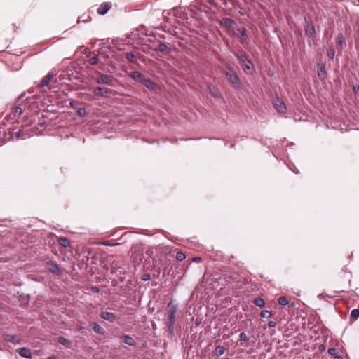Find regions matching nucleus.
<instances>
[{
  "label": "nucleus",
  "instance_id": "obj_30",
  "mask_svg": "<svg viewBox=\"0 0 359 359\" xmlns=\"http://www.w3.org/2000/svg\"><path fill=\"white\" fill-rule=\"evenodd\" d=\"M327 57L331 59V60H333L334 56H335V50L334 48H330L327 50Z\"/></svg>",
  "mask_w": 359,
  "mask_h": 359
},
{
  "label": "nucleus",
  "instance_id": "obj_32",
  "mask_svg": "<svg viewBox=\"0 0 359 359\" xmlns=\"http://www.w3.org/2000/svg\"><path fill=\"white\" fill-rule=\"evenodd\" d=\"M351 316L354 320H356L359 317V309H354L351 312Z\"/></svg>",
  "mask_w": 359,
  "mask_h": 359
},
{
  "label": "nucleus",
  "instance_id": "obj_10",
  "mask_svg": "<svg viewBox=\"0 0 359 359\" xmlns=\"http://www.w3.org/2000/svg\"><path fill=\"white\" fill-rule=\"evenodd\" d=\"M130 77H131L134 81L138 83H143V81L145 79V76L140 72L135 71L130 73Z\"/></svg>",
  "mask_w": 359,
  "mask_h": 359
},
{
  "label": "nucleus",
  "instance_id": "obj_51",
  "mask_svg": "<svg viewBox=\"0 0 359 359\" xmlns=\"http://www.w3.org/2000/svg\"><path fill=\"white\" fill-rule=\"evenodd\" d=\"M354 90H356V91H355V93H357V91H358V90H359V88H358V89H356V88H354Z\"/></svg>",
  "mask_w": 359,
  "mask_h": 359
},
{
  "label": "nucleus",
  "instance_id": "obj_47",
  "mask_svg": "<svg viewBox=\"0 0 359 359\" xmlns=\"http://www.w3.org/2000/svg\"><path fill=\"white\" fill-rule=\"evenodd\" d=\"M334 359H343L341 355H334Z\"/></svg>",
  "mask_w": 359,
  "mask_h": 359
},
{
  "label": "nucleus",
  "instance_id": "obj_9",
  "mask_svg": "<svg viewBox=\"0 0 359 359\" xmlns=\"http://www.w3.org/2000/svg\"><path fill=\"white\" fill-rule=\"evenodd\" d=\"M305 34L308 37L313 39L316 35L314 25L312 24H308L305 27Z\"/></svg>",
  "mask_w": 359,
  "mask_h": 359
},
{
  "label": "nucleus",
  "instance_id": "obj_22",
  "mask_svg": "<svg viewBox=\"0 0 359 359\" xmlns=\"http://www.w3.org/2000/svg\"><path fill=\"white\" fill-rule=\"evenodd\" d=\"M220 23L226 27L230 28L235 24V22L230 18H223Z\"/></svg>",
  "mask_w": 359,
  "mask_h": 359
},
{
  "label": "nucleus",
  "instance_id": "obj_21",
  "mask_svg": "<svg viewBox=\"0 0 359 359\" xmlns=\"http://www.w3.org/2000/svg\"><path fill=\"white\" fill-rule=\"evenodd\" d=\"M154 50L161 53H169L168 47L164 43H159L158 46L154 48Z\"/></svg>",
  "mask_w": 359,
  "mask_h": 359
},
{
  "label": "nucleus",
  "instance_id": "obj_6",
  "mask_svg": "<svg viewBox=\"0 0 359 359\" xmlns=\"http://www.w3.org/2000/svg\"><path fill=\"white\" fill-rule=\"evenodd\" d=\"M93 93L95 95L107 97L111 93V90L108 88L96 87L93 89Z\"/></svg>",
  "mask_w": 359,
  "mask_h": 359
},
{
  "label": "nucleus",
  "instance_id": "obj_23",
  "mask_svg": "<svg viewBox=\"0 0 359 359\" xmlns=\"http://www.w3.org/2000/svg\"><path fill=\"white\" fill-rule=\"evenodd\" d=\"M337 44L341 47V48H344L346 46V41L344 39V36L341 34H339L337 36Z\"/></svg>",
  "mask_w": 359,
  "mask_h": 359
},
{
  "label": "nucleus",
  "instance_id": "obj_54",
  "mask_svg": "<svg viewBox=\"0 0 359 359\" xmlns=\"http://www.w3.org/2000/svg\"><path fill=\"white\" fill-rule=\"evenodd\" d=\"M104 269L107 270V269H108V268H107V267L104 266Z\"/></svg>",
  "mask_w": 359,
  "mask_h": 359
},
{
  "label": "nucleus",
  "instance_id": "obj_41",
  "mask_svg": "<svg viewBox=\"0 0 359 359\" xmlns=\"http://www.w3.org/2000/svg\"><path fill=\"white\" fill-rule=\"evenodd\" d=\"M12 137H13V138L15 137L16 139L19 138V137H20V134H19V133H18V132L14 133L12 135Z\"/></svg>",
  "mask_w": 359,
  "mask_h": 359
},
{
  "label": "nucleus",
  "instance_id": "obj_3",
  "mask_svg": "<svg viewBox=\"0 0 359 359\" xmlns=\"http://www.w3.org/2000/svg\"><path fill=\"white\" fill-rule=\"evenodd\" d=\"M223 74L226 76L227 80L234 88L238 90L242 88L243 85L241 79L236 72L231 67H226L223 70Z\"/></svg>",
  "mask_w": 359,
  "mask_h": 359
},
{
  "label": "nucleus",
  "instance_id": "obj_31",
  "mask_svg": "<svg viewBox=\"0 0 359 359\" xmlns=\"http://www.w3.org/2000/svg\"><path fill=\"white\" fill-rule=\"evenodd\" d=\"M210 93L215 97H219L221 96L220 92L217 88H213L212 89L210 88Z\"/></svg>",
  "mask_w": 359,
  "mask_h": 359
},
{
  "label": "nucleus",
  "instance_id": "obj_42",
  "mask_svg": "<svg viewBox=\"0 0 359 359\" xmlns=\"http://www.w3.org/2000/svg\"><path fill=\"white\" fill-rule=\"evenodd\" d=\"M53 273H55V275L57 276H60L61 274V272L62 271H57V270H55V271H51Z\"/></svg>",
  "mask_w": 359,
  "mask_h": 359
},
{
  "label": "nucleus",
  "instance_id": "obj_26",
  "mask_svg": "<svg viewBox=\"0 0 359 359\" xmlns=\"http://www.w3.org/2000/svg\"><path fill=\"white\" fill-rule=\"evenodd\" d=\"M126 58L129 62L136 63V56L133 53H127L126 54Z\"/></svg>",
  "mask_w": 359,
  "mask_h": 359
},
{
  "label": "nucleus",
  "instance_id": "obj_17",
  "mask_svg": "<svg viewBox=\"0 0 359 359\" xmlns=\"http://www.w3.org/2000/svg\"><path fill=\"white\" fill-rule=\"evenodd\" d=\"M142 83L148 89L154 90L156 88V83L151 79L147 77H145Z\"/></svg>",
  "mask_w": 359,
  "mask_h": 359
},
{
  "label": "nucleus",
  "instance_id": "obj_45",
  "mask_svg": "<svg viewBox=\"0 0 359 359\" xmlns=\"http://www.w3.org/2000/svg\"><path fill=\"white\" fill-rule=\"evenodd\" d=\"M84 109H79L77 111V113L80 115V116H82V111H83Z\"/></svg>",
  "mask_w": 359,
  "mask_h": 359
},
{
  "label": "nucleus",
  "instance_id": "obj_38",
  "mask_svg": "<svg viewBox=\"0 0 359 359\" xmlns=\"http://www.w3.org/2000/svg\"><path fill=\"white\" fill-rule=\"evenodd\" d=\"M269 327H275L276 326V323L275 321H269L268 323Z\"/></svg>",
  "mask_w": 359,
  "mask_h": 359
},
{
  "label": "nucleus",
  "instance_id": "obj_46",
  "mask_svg": "<svg viewBox=\"0 0 359 359\" xmlns=\"http://www.w3.org/2000/svg\"><path fill=\"white\" fill-rule=\"evenodd\" d=\"M49 269H52V268H50ZM53 269H59L57 265L53 264Z\"/></svg>",
  "mask_w": 359,
  "mask_h": 359
},
{
  "label": "nucleus",
  "instance_id": "obj_19",
  "mask_svg": "<svg viewBox=\"0 0 359 359\" xmlns=\"http://www.w3.org/2000/svg\"><path fill=\"white\" fill-rule=\"evenodd\" d=\"M317 74L319 77H325L327 74L325 65L323 64L318 65Z\"/></svg>",
  "mask_w": 359,
  "mask_h": 359
},
{
  "label": "nucleus",
  "instance_id": "obj_14",
  "mask_svg": "<svg viewBox=\"0 0 359 359\" xmlns=\"http://www.w3.org/2000/svg\"><path fill=\"white\" fill-rule=\"evenodd\" d=\"M90 326H91L93 330L95 333H97L100 335H102V336H103L104 334V333H105L104 330L98 323H95V322L91 323Z\"/></svg>",
  "mask_w": 359,
  "mask_h": 359
},
{
  "label": "nucleus",
  "instance_id": "obj_8",
  "mask_svg": "<svg viewBox=\"0 0 359 359\" xmlns=\"http://www.w3.org/2000/svg\"><path fill=\"white\" fill-rule=\"evenodd\" d=\"M55 74H56V72L54 70L49 72L48 74L42 79L41 83H40V87L43 88L45 86H48V83H50V80L52 79V78Z\"/></svg>",
  "mask_w": 359,
  "mask_h": 359
},
{
  "label": "nucleus",
  "instance_id": "obj_37",
  "mask_svg": "<svg viewBox=\"0 0 359 359\" xmlns=\"http://www.w3.org/2000/svg\"><path fill=\"white\" fill-rule=\"evenodd\" d=\"M150 278H151V275H150L149 273H144V274L142 276V279L144 281H147V280H149Z\"/></svg>",
  "mask_w": 359,
  "mask_h": 359
},
{
  "label": "nucleus",
  "instance_id": "obj_1",
  "mask_svg": "<svg viewBox=\"0 0 359 359\" xmlns=\"http://www.w3.org/2000/svg\"><path fill=\"white\" fill-rule=\"evenodd\" d=\"M178 305L172 300L167 306L165 325L168 332H172L174 330L175 323V314L177 311Z\"/></svg>",
  "mask_w": 359,
  "mask_h": 359
},
{
  "label": "nucleus",
  "instance_id": "obj_5",
  "mask_svg": "<svg viewBox=\"0 0 359 359\" xmlns=\"http://www.w3.org/2000/svg\"><path fill=\"white\" fill-rule=\"evenodd\" d=\"M234 34L236 35L242 44H246L249 41V36L247 34V31L245 27L238 28L234 30Z\"/></svg>",
  "mask_w": 359,
  "mask_h": 359
},
{
  "label": "nucleus",
  "instance_id": "obj_2",
  "mask_svg": "<svg viewBox=\"0 0 359 359\" xmlns=\"http://www.w3.org/2000/svg\"><path fill=\"white\" fill-rule=\"evenodd\" d=\"M235 56L244 72L247 74H252L255 72V66L252 62L248 60L245 53L239 51L235 54Z\"/></svg>",
  "mask_w": 359,
  "mask_h": 359
},
{
  "label": "nucleus",
  "instance_id": "obj_4",
  "mask_svg": "<svg viewBox=\"0 0 359 359\" xmlns=\"http://www.w3.org/2000/svg\"><path fill=\"white\" fill-rule=\"evenodd\" d=\"M114 80L115 79L113 76L101 73H98L97 76L95 79L97 84H104L111 86H114Z\"/></svg>",
  "mask_w": 359,
  "mask_h": 359
},
{
  "label": "nucleus",
  "instance_id": "obj_27",
  "mask_svg": "<svg viewBox=\"0 0 359 359\" xmlns=\"http://www.w3.org/2000/svg\"><path fill=\"white\" fill-rule=\"evenodd\" d=\"M58 342L65 347H69L71 344L70 341L63 337H59Z\"/></svg>",
  "mask_w": 359,
  "mask_h": 359
},
{
  "label": "nucleus",
  "instance_id": "obj_50",
  "mask_svg": "<svg viewBox=\"0 0 359 359\" xmlns=\"http://www.w3.org/2000/svg\"><path fill=\"white\" fill-rule=\"evenodd\" d=\"M354 90H356V91H355V93H357V91H358V90H359V88H358V89H356V88H354Z\"/></svg>",
  "mask_w": 359,
  "mask_h": 359
},
{
  "label": "nucleus",
  "instance_id": "obj_20",
  "mask_svg": "<svg viewBox=\"0 0 359 359\" xmlns=\"http://www.w3.org/2000/svg\"><path fill=\"white\" fill-rule=\"evenodd\" d=\"M23 113V110L20 107H16L14 111L10 114L9 118L11 119L15 117H19Z\"/></svg>",
  "mask_w": 359,
  "mask_h": 359
},
{
  "label": "nucleus",
  "instance_id": "obj_52",
  "mask_svg": "<svg viewBox=\"0 0 359 359\" xmlns=\"http://www.w3.org/2000/svg\"><path fill=\"white\" fill-rule=\"evenodd\" d=\"M354 90H356V91H355V93H357V91H358V90H359V88H358V89H356V88H354Z\"/></svg>",
  "mask_w": 359,
  "mask_h": 359
},
{
  "label": "nucleus",
  "instance_id": "obj_28",
  "mask_svg": "<svg viewBox=\"0 0 359 359\" xmlns=\"http://www.w3.org/2000/svg\"><path fill=\"white\" fill-rule=\"evenodd\" d=\"M260 316L262 318H271L272 316V313L269 310H262L260 313Z\"/></svg>",
  "mask_w": 359,
  "mask_h": 359
},
{
  "label": "nucleus",
  "instance_id": "obj_36",
  "mask_svg": "<svg viewBox=\"0 0 359 359\" xmlns=\"http://www.w3.org/2000/svg\"><path fill=\"white\" fill-rule=\"evenodd\" d=\"M327 353L330 355H336L337 349L335 348H330L327 351Z\"/></svg>",
  "mask_w": 359,
  "mask_h": 359
},
{
  "label": "nucleus",
  "instance_id": "obj_18",
  "mask_svg": "<svg viewBox=\"0 0 359 359\" xmlns=\"http://www.w3.org/2000/svg\"><path fill=\"white\" fill-rule=\"evenodd\" d=\"M123 342L129 346H133L135 344L134 339L129 335H123L122 337Z\"/></svg>",
  "mask_w": 359,
  "mask_h": 359
},
{
  "label": "nucleus",
  "instance_id": "obj_35",
  "mask_svg": "<svg viewBox=\"0 0 359 359\" xmlns=\"http://www.w3.org/2000/svg\"><path fill=\"white\" fill-rule=\"evenodd\" d=\"M248 340L249 338L244 332L240 334V341H248Z\"/></svg>",
  "mask_w": 359,
  "mask_h": 359
},
{
  "label": "nucleus",
  "instance_id": "obj_15",
  "mask_svg": "<svg viewBox=\"0 0 359 359\" xmlns=\"http://www.w3.org/2000/svg\"><path fill=\"white\" fill-rule=\"evenodd\" d=\"M111 6L107 3L102 4L99 8H97V13L100 15H104L106 14L108 11L110 9Z\"/></svg>",
  "mask_w": 359,
  "mask_h": 359
},
{
  "label": "nucleus",
  "instance_id": "obj_16",
  "mask_svg": "<svg viewBox=\"0 0 359 359\" xmlns=\"http://www.w3.org/2000/svg\"><path fill=\"white\" fill-rule=\"evenodd\" d=\"M226 349L224 346H222L220 344H218V345L216 344L215 348L214 351V355L217 357L222 356V355L224 354V353L226 352Z\"/></svg>",
  "mask_w": 359,
  "mask_h": 359
},
{
  "label": "nucleus",
  "instance_id": "obj_34",
  "mask_svg": "<svg viewBox=\"0 0 359 359\" xmlns=\"http://www.w3.org/2000/svg\"><path fill=\"white\" fill-rule=\"evenodd\" d=\"M186 255L182 252H179L176 254V259L179 261H182L185 259Z\"/></svg>",
  "mask_w": 359,
  "mask_h": 359
},
{
  "label": "nucleus",
  "instance_id": "obj_49",
  "mask_svg": "<svg viewBox=\"0 0 359 359\" xmlns=\"http://www.w3.org/2000/svg\"><path fill=\"white\" fill-rule=\"evenodd\" d=\"M46 359H57V358L55 356H50V357L47 358Z\"/></svg>",
  "mask_w": 359,
  "mask_h": 359
},
{
  "label": "nucleus",
  "instance_id": "obj_29",
  "mask_svg": "<svg viewBox=\"0 0 359 359\" xmlns=\"http://www.w3.org/2000/svg\"><path fill=\"white\" fill-rule=\"evenodd\" d=\"M278 302L280 306H286L288 304V300L285 297H280L278 299Z\"/></svg>",
  "mask_w": 359,
  "mask_h": 359
},
{
  "label": "nucleus",
  "instance_id": "obj_24",
  "mask_svg": "<svg viewBox=\"0 0 359 359\" xmlns=\"http://www.w3.org/2000/svg\"><path fill=\"white\" fill-rule=\"evenodd\" d=\"M253 304L259 308H263L265 306V301L261 297H257L253 300Z\"/></svg>",
  "mask_w": 359,
  "mask_h": 359
},
{
  "label": "nucleus",
  "instance_id": "obj_13",
  "mask_svg": "<svg viewBox=\"0 0 359 359\" xmlns=\"http://www.w3.org/2000/svg\"><path fill=\"white\" fill-rule=\"evenodd\" d=\"M4 340L11 342L15 345L20 344V339L15 335L6 334L4 336Z\"/></svg>",
  "mask_w": 359,
  "mask_h": 359
},
{
  "label": "nucleus",
  "instance_id": "obj_25",
  "mask_svg": "<svg viewBox=\"0 0 359 359\" xmlns=\"http://www.w3.org/2000/svg\"><path fill=\"white\" fill-rule=\"evenodd\" d=\"M58 241L59 243L65 248H67L70 245V241L65 237L59 238Z\"/></svg>",
  "mask_w": 359,
  "mask_h": 359
},
{
  "label": "nucleus",
  "instance_id": "obj_53",
  "mask_svg": "<svg viewBox=\"0 0 359 359\" xmlns=\"http://www.w3.org/2000/svg\"><path fill=\"white\" fill-rule=\"evenodd\" d=\"M354 90H356V91H355V93H357V91H358V90H359V88H358V89H356V88H354Z\"/></svg>",
  "mask_w": 359,
  "mask_h": 359
},
{
  "label": "nucleus",
  "instance_id": "obj_44",
  "mask_svg": "<svg viewBox=\"0 0 359 359\" xmlns=\"http://www.w3.org/2000/svg\"><path fill=\"white\" fill-rule=\"evenodd\" d=\"M201 260V257H195L192 259L193 262H199Z\"/></svg>",
  "mask_w": 359,
  "mask_h": 359
},
{
  "label": "nucleus",
  "instance_id": "obj_39",
  "mask_svg": "<svg viewBox=\"0 0 359 359\" xmlns=\"http://www.w3.org/2000/svg\"><path fill=\"white\" fill-rule=\"evenodd\" d=\"M92 291L95 293H98L100 292V288L97 286H94L92 287Z\"/></svg>",
  "mask_w": 359,
  "mask_h": 359
},
{
  "label": "nucleus",
  "instance_id": "obj_11",
  "mask_svg": "<svg viewBox=\"0 0 359 359\" xmlns=\"http://www.w3.org/2000/svg\"><path fill=\"white\" fill-rule=\"evenodd\" d=\"M17 352L22 358H32L31 350L29 348H27V347L19 348L17 350Z\"/></svg>",
  "mask_w": 359,
  "mask_h": 359
},
{
  "label": "nucleus",
  "instance_id": "obj_40",
  "mask_svg": "<svg viewBox=\"0 0 359 359\" xmlns=\"http://www.w3.org/2000/svg\"><path fill=\"white\" fill-rule=\"evenodd\" d=\"M318 349L319 351H324L325 350V344H320L319 346H318Z\"/></svg>",
  "mask_w": 359,
  "mask_h": 359
},
{
  "label": "nucleus",
  "instance_id": "obj_7",
  "mask_svg": "<svg viewBox=\"0 0 359 359\" xmlns=\"http://www.w3.org/2000/svg\"><path fill=\"white\" fill-rule=\"evenodd\" d=\"M273 104L278 113L284 114L287 112V107L284 102L280 98L277 97L275 99Z\"/></svg>",
  "mask_w": 359,
  "mask_h": 359
},
{
  "label": "nucleus",
  "instance_id": "obj_12",
  "mask_svg": "<svg viewBox=\"0 0 359 359\" xmlns=\"http://www.w3.org/2000/svg\"><path fill=\"white\" fill-rule=\"evenodd\" d=\"M102 318L111 323L114 322L116 319L115 314L111 312L102 311L100 314Z\"/></svg>",
  "mask_w": 359,
  "mask_h": 359
},
{
  "label": "nucleus",
  "instance_id": "obj_48",
  "mask_svg": "<svg viewBox=\"0 0 359 359\" xmlns=\"http://www.w3.org/2000/svg\"><path fill=\"white\" fill-rule=\"evenodd\" d=\"M104 245H114V244H111V243H109V241H107V242H105L104 243Z\"/></svg>",
  "mask_w": 359,
  "mask_h": 359
},
{
  "label": "nucleus",
  "instance_id": "obj_43",
  "mask_svg": "<svg viewBox=\"0 0 359 359\" xmlns=\"http://www.w3.org/2000/svg\"><path fill=\"white\" fill-rule=\"evenodd\" d=\"M25 92L22 93L19 95V97H18V100H21L22 98H23V97H25Z\"/></svg>",
  "mask_w": 359,
  "mask_h": 359
},
{
  "label": "nucleus",
  "instance_id": "obj_33",
  "mask_svg": "<svg viewBox=\"0 0 359 359\" xmlns=\"http://www.w3.org/2000/svg\"><path fill=\"white\" fill-rule=\"evenodd\" d=\"M99 59L97 56H93L89 59V63L92 65H95L98 63Z\"/></svg>",
  "mask_w": 359,
  "mask_h": 359
}]
</instances>
